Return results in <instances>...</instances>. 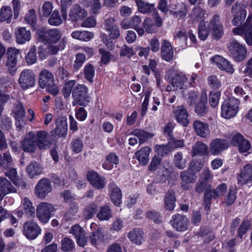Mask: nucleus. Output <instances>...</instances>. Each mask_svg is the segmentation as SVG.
Listing matches in <instances>:
<instances>
[{"mask_svg": "<svg viewBox=\"0 0 252 252\" xmlns=\"http://www.w3.org/2000/svg\"><path fill=\"white\" fill-rule=\"evenodd\" d=\"M75 80H70L66 82L62 90L64 98H68L72 93L73 98L72 105H79L85 106L89 102V97L87 94L88 88L83 84L75 85Z\"/></svg>", "mask_w": 252, "mask_h": 252, "instance_id": "nucleus-1", "label": "nucleus"}, {"mask_svg": "<svg viewBox=\"0 0 252 252\" xmlns=\"http://www.w3.org/2000/svg\"><path fill=\"white\" fill-rule=\"evenodd\" d=\"M104 29L109 33L108 37L104 34H101V38L104 43L108 48H112L114 46L111 39H116L120 36V29L115 23L114 18L110 17L105 19L103 23Z\"/></svg>", "mask_w": 252, "mask_h": 252, "instance_id": "nucleus-2", "label": "nucleus"}, {"mask_svg": "<svg viewBox=\"0 0 252 252\" xmlns=\"http://www.w3.org/2000/svg\"><path fill=\"white\" fill-rule=\"evenodd\" d=\"M38 83L41 88H46L47 92L54 96L59 93V89L57 85L55 83L54 76L47 69H44L39 73Z\"/></svg>", "mask_w": 252, "mask_h": 252, "instance_id": "nucleus-3", "label": "nucleus"}, {"mask_svg": "<svg viewBox=\"0 0 252 252\" xmlns=\"http://www.w3.org/2000/svg\"><path fill=\"white\" fill-rule=\"evenodd\" d=\"M165 77L169 80L170 84L166 88L167 92L176 91L184 88L187 81V77L182 73H177L172 69H169Z\"/></svg>", "mask_w": 252, "mask_h": 252, "instance_id": "nucleus-4", "label": "nucleus"}, {"mask_svg": "<svg viewBox=\"0 0 252 252\" xmlns=\"http://www.w3.org/2000/svg\"><path fill=\"white\" fill-rule=\"evenodd\" d=\"M240 100L234 97L225 100L221 106V116L225 119L233 117L237 113Z\"/></svg>", "mask_w": 252, "mask_h": 252, "instance_id": "nucleus-5", "label": "nucleus"}, {"mask_svg": "<svg viewBox=\"0 0 252 252\" xmlns=\"http://www.w3.org/2000/svg\"><path fill=\"white\" fill-rule=\"evenodd\" d=\"M227 48L229 55L235 61L242 62L246 59L247 49L245 45L234 40L229 43Z\"/></svg>", "mask_w": 252, "mask_h": 252, "instance_id": "nucleus-6", "label": "nucleus"}, {"mask_svg": "<svg viewBox=\"0 0 252 252\" xmlns=\"http://www.w3.org/2000/svg\"><path fill=\"white\" fill-rule=\"evenodd\" d=\"M252 17L249 16L246 22L240 27L233 29V32L237 35H244L246 43L252 46Z\"/></svg>", "mask_w": 252, "mask_h": 252, "instance_id": "nucleus-7", "label": "nucleus"}, {"mask_svg": "<svg viewBox=\"0 0 252 252\" xmlns=\"http://www.w3.org/2000/svg\"><path fill=\"white\" fill-rule=\"evenodd\" d=\"M230 144L237 147L240 153H246L250 150V142L239 133L233 132L229 137Z\"/></svg>", "mask_w": 252, "mask_h": 252, "instance_id": "nucleus-8", "label": "nucleus"}, {"mask_svg": "<svg viewBox=\"0 0 252 252\" xmlns=\"http://www.w3.org/2000/svg\"><path fill=\"white\" fill-rule=\"evenodd\" d=\"M52 190L51 181L47 178L40 179L35 187L34 192L35 196L44 199Z\"/></svg>", "mask_w": 252, "mask_h": 252, "instance_id": "nucleus-9", "label": "nucleus"}, {"mask_svg": "<svg viewBox=\"0 0 252 252\" xmlns=\"http://www.w3.org/2000/svg\"><path fill=\"white\" fill-rule=\"evenodd\" d=\"M54 211L53 205L47 202H41L36 209L37 217L43 223H46L50 219L51 214Z\"/></svg>", "mask_w": 252, "mask_h": 252, "instance_id": "nucleus-10", "label": "nucleus"}, {"mask_svg": "<svg viewBox=\"0 0 252 252\" xmlns=\"http://www.w3.org/2000/svg\"><path fill=\"white\" fill-rule=\"evenodd\" d=\"M35 81V75L33 71L30 69H25L20 73L18 83L23 90H27L33 87Z\"/></svg>", "mask_w": 252, "mask_h": 252, "instance_id": "nucleus-11", "label": "nucleus"}, {"mask_svg": "<svg viewBox=\"0 0 252 252\" xmlns=\"http://www.w3.org/2000/svg\"><path fill=\"white\" fill-rule=\"evenodd\" d=\"M170 222L176 231L182 232L187 230L189 221L186 216L178 213L172 216Z\"/></svg>", "mask_w": 252, "mask_h": 252, "instance_id": "nucleus-12", "label": "nucleus"}, {"mask_svg": "<svg viewBox=\"0 0 252 252\" xmlns=\"http://www.w3.org/2000/svg\"><path fill=\"white\" fill-rule=\"evenodd\" d=\"M22 231L27 239L33 240L40 233L41 229L36 222L30 220L24 223Z\"/></svg>", "mask_w": 252, "mask_h": 252, "instance_id": "nucleus-13", "label": "nucleus"}, {"mask_svg": "<svg viewBox=\"0 0 252 252\" xmlns=\"http://www.w3.org/2000/svg\"><path fill=\"white\" fill-rule=\"evenodd\" d=\"M209 28L212 31V36L214 38L220 39L223 35V26L220 21L218 14H216L211 19Z\"/></svg>", "mask_w": 252, "mask_h": 252, "instance_id": "nucleus-14", "label": "nucleus"}, {"mask_svg": "<svg viewBox=\"0 0 252 252\" xmlns=\"http://www.w3.org/2000/svg\"><path fill=\"white\" fill-rule=\"evenodd\" d=\"M7 61L6 66L10 74H14L16 71V64L19 55L18 50L13 48H9L7 51Z\"/></svg>", "mask_w": 252, "mask_h": 252, "instance_id": "nucleus-15", "label": "nucleus"}, {"mask_svg": "<svg viewBox=\"0 0 252 252\" xmlns=\"http://www.w3.org/2000/svg\"><path fill=\"white\" fill-rule=\"evenodd\" d=\"M180 178L181 180L180 187L185 190H189L190 187L189 184L194 183L197 179V177L192 171H190V168L182 171L180 173Z\"/></svg>", "mask_w": 252, "mask_h": 252, "instance_id": "nucleus-16", "label": "nucleus"}, {"mask_svg": "<svg viewBox=\"0 0 252 252\" xmlns=\"http://www.w3.org/2000/svg\"><path fill=\"white\" fill-rule=\"evenodd\" d=\"M21 147L25 152L34 153L37 148L35 134L30 131L21 143Z\"/></svg>", "mask_w": 252, "mask_h": 252, "instance_id": "nucleus-17", "label": "nucleus"}, {"mask_svg": "<svg viewBox=\"0 0 252 252\" xmlns=\"http://www.w3.org/2000/svg\"><path fill=\"white\" fill-rule=\"evenodd\" d=\"M87 178L91 185L94 188L100 189L105 186L106 182L104 179L94 171H88Z\"/></svg>", "mask_w": 252, "mask_h": 252, "instance_id": "nucleus-18", "label": "nucleus"}, {"mask_svg": "<svg viewBox=\"0 0 252 252\" xmlns=\"http://www.w3.org/2000/svg\"><path fill=\"white\" fill-rule=\"evenodd\" d=\"M235 12H236V13L231 22L233 26H238L245 19L247 16V11L244 9L241 8L240 4L237 2L231 8V12L234 13Z\"/></svg>", "mask_w": 252, "mask_h": 252, "instance_id": "nucleus-19", "label": "nucleus"}, {"mask_svg": "<svg viewBox=\"0 0 252 252\" xmlns=\"http://www.w3.org/2000/svg\"><path fill=\"white\" fill-rule=\"evenodd\" d=\"M238 183L241 185H247L252 181V164L248 163L241 170L237 177Z\"/></svg>", "mask_w": 252, "mask_h": 252, "instance_id": "nucleus-20", "label": "nucleus"}, {"mask_svg": "<svg viewBox=\"0 0 252 252\" xmlns=\"http://www.w3.org/2000/svg\"><path fill=\"white\" fill-rule=\"evenodd\" d=\"M36 144L39 149L46 150L49 149L51 144L49 135L45 131H38L35 134Z\"/></svg>", "mask_w": 252, "mask_h": 252, "instance_id": "nucleus-21", "label": "nucleus"}, {"mask_svg": "<svg viewBox=\"0 0 252 252\" xmlns=\"http://www.w3.org/2000/svg\"><path fill=\"white\" fill-rule=\"evenodd\" d=\"M228 147L229 144L225 140L216 138L210 143V152L212 155H219Z\"/></svg>", "mask_w": 252, "mask_h": 252, "instance_id": "nucleus-22", "label": "nucleus"}, {"mask_svg": "<svg viewBox=\"0 0 252 252\" xmlns=\"http://www.w3.org/2000/svg\"><path fill=\"white\" fill-rule=\"evenodd\" d=\"M211 61L215 63L218 67L221 70L225 71L227 73L233 74L234 68L228 61L220 55H216L213 57Z\"/></svg>", "mask_w": 252, "mask_h": 252, "instance_id": "nucleus-23", "label": "nucleus"}, {"mask_svg": "<svg viewBox=\"0 0 252 252\" xmlns=\"http://www.w3.org/2000/svg\"><path fill=\"white\" fill-rule=\"evenodd\" d=\"M70 233H72L76 239L78 245L84 247L86 244L87 238L85 236V231L82 227L78 224H75L72 226Z\"/></svg>", "mask_w": 252, "mask_h": 252, "instance_id": "nucleus-24", "label": "nucleus"}, {"mask_svg": "<svg viewBox=\"0 0 252 252\" xmlns=\"http://www.w3.org/2000/svg\"><path fill=\"white\" fill-rule=\"evenodd\" d=\"M207 101L206 94H202L194 108V112L198 116H204L208 113V107L207 105Z\"/></svg>", "mask_w": 252, "mask_h": 252, "instance_id": "nucleus-25", "label": "nucleus"}, {"mask_svg": "<svg viewBox=\"0 0 252 252\" xmlns=\"http://www.w3.org/2000/svg\"><path fill=\"white\" fill-rule=\"evenodd\" d=\"M17 189L14 187L10 182L5 178H0V199L9 193H16Z\"/></svg>", "mask_w": 252, "mask_h": 252, "instance_id": "nucleus-26", "label": "nucleus"}, {"mask_svg": "<svg viewBox=\"0 0 252 252\" xmlns=\"http://www.w3.org/2000/svg\"><path fill=\"white\" fill-rule=\"evenodd\" d=\"M175 117L177 121L184 126H187L188 125L189 114L183 105L177 107L175 112Z\"/></svg>", "mask_w": 252, "mask_h": 252, "instance_id": "nucleus-27", "label": "nucleus"}, {"mask_svg": "<svg viewBox=\"0 0 252 252\" xmlns=\"http://www.w3.org/2000/svg\"><path fill=\"white\" fill-rule=\"evenodd\" d=\"M61 37V34L57 29L47 31L40 35L42 40L46 43H56Z\"/></svg>", "mask_w": 252, "mask_h": 252, "instance_id": "nucleus-28", "label": "nucleus"}, {"mask_svg": "<svg viewBox=\"0 0 252 252\" xmlns=\"http://www.w3.org/2000/svg\"><path fill=\"white\" fill-rule=\"evenodd\" d=\"M170 7L171 9L169 10L170 13L176 17H179L180 19H183L187 15V7L184 2L178 3Z\"/></svg>", "mask_w": 252, "mask_h": 252, "instance_id": "nucleus-29", "label": "nucleus"}, {"mask_svg": "<svg viewBox=\"0 0 252 252\" xmlns=\"http://www.w3.org/2000/svg\"><path fill=\"white\" fill-rule=\"evenodd\" d=\"M56 124L55 134L61 137H65L67 131L66 118L63 117H58L56 120Z\"/></svg>", "mask_w": 252, "mask_h": 252, "instance_id": "nucleus-30", "label": "nucleus"}, {"mask_svg": "<svg viewBox=\"0 0 252 252\" xmlns=\"http://www.w3.org/2000/svg\"><path fill=\"white\" fill-rule=\"evenodd\" d=\"M5 175L17 187H21L22 189L26 187V183L21 179H20L17 175L15 168H9L5 172Z\"/></svg>", "mask_w": 252, "mask_h": 252, "instance_id": "nucleus-31", "label": "nucleus"}, {"mask_svg": "<svg viewBox=\"0 0 252 252\" xmlns=\"http://www.w3.org/2000/svg\"><path fill=\"white\" fill-rule=\"evenodd\" d=\"M162 58L167 62L171 61L173 58V50L169 41L164 40L161 47Z\"/></svg>", "mask_w": 252, "mask_h": 252, "instance_id": "nucleus-32", "label": "nucleus"}, {"mask_svg": "<svg viewBox=\"0 0 252 252\" xmlns=\"http://www.w3.org/2000/svg\"><path fill=\"white\" fill-rule=\"evenodd\" d=\"M69 15L71 21L75 22L87 17V12L79 5L75 4L71 8Z\"/></svg>", "mask_w": 252, "mask_h": 252, "instance_id": "nucleus-33", "label": "nucleus"}, {"mask_svg": "<svg viewBox=\"0 0 252 252\" xmlns=\"http://www.w3.org/2000/svg\"><path fill=\"white\" fill-rule=\"evenodd\" d=\"M15 34L16 41L19 44H24L26 41H29L31 38V32L25 27L18 28L15 31Z\"/></svg>", "mask_w": 252, "mask_h": 252, "instance_id": "nucleus-34", "label": "nucleus"}, {"mask_svg": "<svg viewBox=\"0 0 252 252\" xmlns=\"http://www.w3.org/2000/svg\"><path fill=\"white\" fill-rule=\"evenodd\" d=\"M193 128L198 135L206 137L209 134L210 131L208 125L199 120H196L193 123Z\"/></svg>", "mask_w": 252, "mask_h": 252, "instance_id": "nucleus-35", "label": "nucleus"}, {"mask_svg": "<svg viewBox=\"0 0 252 252\" xmlns=\"http://www.w3.org/2000/svg\"><path fill=\"white\" fill-rule=\"evenodd\" d=\"M176 199L175 192L172 190H168L164 196V208L169 211H172L175 207Z\"/></svg>", "mask_w": 252, "mask_h": 252, "instance_id": "nucleus-36", "label": "nucleus"}, {"mask_svg": "<svg viewBox=\"0 0 252 252\" xmlns=\"http://www.w3.org/2000/svg\"><path fill=\"white\" fill-rule=\"evenodd\" d=\"M129 239L136 245H141L144 241V233L139 228L133 229L127 234Z\"/></svg>", "mask_w": 252, "mask_h": 252, "instance_id": "nucleus-37", "label": "nucleus"}, {"mask_svg": "<svg viewBox=\"0 0 252 252\" xmlns=\"http://www.w3.org/2000/svg\"><path fill=\"white\" fill-rule=\"evenodd\" d=\"M151 151V148L146 146L137 151L135 154V157L140 163L145 165L148 162L149 155Z\"/></svg>", "mask_w": 252, "mask_h": 252, "instance_id": "nucleus-38", "label": "nucleus"}, {"mask_svg": "<svg viewBox=\"0 0 252 252\" xmlns=\"http://www.w3.org/2000/svg\"><path fill=\"white\" fill-rule=\"evenodd\" d=\"M130 134L133 135L138 138L140 144L144 143L154 136L153 134L141 129H134L130 132Z\"/></svg>", "mask_w": 252, "mask_h": 252, "instance_id": "nucleus-39", "label": "nucleus"}, {"mask_svg": "<svg viewBox=\"0 0 252 252\" xmlns=\"http://www.w3.org/2000/svg\"><path fill=\"white\" fill-rule=\"evenodd\" d=\"M110 198L116 206H119L122 202V192L120 189L115 185H111Z\"/></svg>", "mask_w": 252, "mask_h": 252, "instance_id": "nucleus-40", "label": "nucleus"}, {"mask_svg": "<svg viewBox=\"0 0 252 252\" xmlns=\"http://www.w3.org/2000/svg\"><path fill=\"white\" fill-rule=\"evenodd\" d=\"M138 11L144 14L151 13L155 9V4L142 0H135Z\"/></svg>", "mask_w": 252, "mask_h": 252, "instance_id": "nucleus-41", "label": "nucleus"}, {"mask_svg": "<svg viewBox=\"0 0 252 252\" xmlns=\"http://www.w3.org/2000/svg\"><path fill=\"white\" fill-rule=\"evenodd\" d=\"M208 152L207 146L201 142H197L192 146V156L193 157L199 155L204 156L206 155Z\"/></svg>", "mask_w": 252, "mask_h": 252, "instance_id": "nucleus-42", "label": "nucleus"}, {"mask_svg": "<svg viewBox=\"0 0 252 252\" xmlns=\"http://www.w3.org/2000/svg\"><path fill=\"white\" fill-rule=\"evenodd\" d=\"M13 16L12 11L10 6H3L0 9V22L10 23Z\"/></svg>", "mask_w": 252, "mask_h": 252, "instance_id": "nucleus-43", "label": "nucleus"}, {"mask_svg": "<svg viewBox=\"0 0 252 252\" xmlns=\"http://www.w3.org/2000/svg\"><path fill=\"white\" fill-rule=\"evenodd\" d=\"M26 171L31 178H33L41 173L42 168L36 162H32L27 167Z\"/></svg>", "mask_w": 252, "mask_h": 252, "instance_id": "nucleus-44", "label": "nucleus"}, {"mask_svg": "<svg viewBox=\"0 0 252 252\" xmlns=\"http://www.w3.org/2000/svg\"><path fill=\"white\" fill-rule=\"evenodd\" d=\"M187 160L186 158H183L182 152L176 153L174 157V164L179 169H184L187 165Z\"/></svg>", "mask_w": 252, "mask_h": 252, "instance_id": "nucleus-45", "label": "nucleus"}, {"mask_svg": "<svg viewBox=\"0 0 252 252\" xmlns=\"http://www.w3.org/2000/svg\"><path fill=\"white\" fill-rule=\"evenodd\" d=\"M234 93L237 97L241 98L244 102L247 101L249 98L248 89L246 86L244 88L240 86H237L234 89Z\"/></svg>", "mask_w": 252, "mask_h": 252, "instance_id": "nucleus-46", "label": "nucleus"}, {"mask_svg": "<svg viewBox=\"0 0 252 252\" xmlns=\"http://www.w3.org/2000/svg\"><path fill=\"white\" fill-rule=\"evenodd\" d=\"M12 161V158L9 153L6 152L3 155H0V167L8 169L10 168Z\"/></svg>", "mask_w": 252, "mask_h": 252, "instance_id": "nucleus-47", "label": "nucleus"}, {"mask_svg": "<svg viewBox=\"0 0 252 252\" xmlns=\"http://www.w3.org/2000/svg\"><path fill=\"white\" fill-rule=\"evenodd\" d=\"M80 2L86 6H92L91 10L94 14H96L101 7L99 0H81Z\"/></svg>", "mask_w": 252, "mask_h": 252, "instance_id": "nucleus-48", "label": "nucleus"}, {"mask_svg": "<svg viewBox=\"0 0 252 252\" xmlns=\"http://www.w3.org/2000/svg\"><path fill=\"white\" fill-rule=\"evenodd\" d=\"M112 217V212L108 206L102 207L98 214L97 218L100 220H108Z\"/></svg>", "mask_w": 252, "mask_h": 252, "instance_id": "nucleus-49", "label": "nucleus"}, {"mask_svg": "<svg viewBox=\"0 0 252 252\" xmlns=\"http://www.w3.org/2000/svg\"><path fill=\"white\" fill-rule=\"evenodd\" d=\"M95 69L94 66L90 63L87 64L84 69V77L86 79L92 83L93 82V78L94 76Z\"/></svg>", "mask_w": 252, "mask_h": 252, "instance_id": "nucleus-50", "label": "nucleus"}, {"mask_svg": "<svg viewBox=\"0 0 252 252\" xmlns=\"http://www.w3.org/2000/svg\"><path fill=\"white\" fill-rule=\"evenodd\" d=\"M78 205L76 202H72L69 204L68 210L64 214V219L68 221L71 220L78 210Z\"/></svg>", "mask_w": 252, "mask_h": 252, "instance_id": "nucleus-51", "label": "nucleus"}, {"mask_svg": "<svg viewBox=\"0 0 252 252\" xmlns=\"http://www.w3.org/2000/svg\"><path fill=\"white\" fill-rule=\"evenodd\" d=\"M25 21L33 28L35 29V25L36 23V16L35 11L34 9H30L26 14L25 17Z\"/></svg>", "mask_w": 252, "mask_h": 252, "instance_id": "nucleus-52", "label": "nucleus"}, {"mask_svg": "<svg viewBox=\"0 0 252 252\" xmlns=\"http://www.w3.org/2000/svg\"><path fill=\"white\" fill-rule=\"evenodd\" d=\"M143 26L147 32L154 33L157 30V27L150 18H146L143 22Z\"/></svg>", "mask_w": 252, "mask_h": 252, "instance_id": "nucleus-53", "label": "nucleus"}, {"mask_svg": "<svg viewBox=\"0 0 252 252\" xmlns=\"http://www.w3.org/2000/svg\"><path fill=\"white\" fill-rule=\"evenodd\" d=\"M212 189V186L208 183H205L203 181L198 180L195 187V191L196 193L200 194L206 190H209Z\"/></svg>", "mask_w": 252, "mask_h": 252, "instance_id": "nucleus-54", "label": "nucleus"}, {"mask_svg": "<svg viewBox=\"0 0 252 252\" xmlns=\"http://www.w3.org/2000/svg\"><path fill=\"white\" fill-rule=\"evenodd\" d=\"M36 47L34 45L32 46L26 57L27 63L29 65L35 63L37 60Z\"/></svg>", "mask_w": 252, "mask_h": 252, "instance_id": "nucleus-55", "label": "nucleus"}, {"mask_svg": "<svg viewBox=\"0 0 252 252\" xmlns=\"http://www.w3.org/2000/svg\"><path fill=\"white\" fill-rule=\"evenodd\" d=\"M97 211V205L94 203L91 204L88 206L84 212V217L85 219H90Z\"/></svg>", "mask_w": 252, "mask_h": 252, "instance_id": "nucleus-56", "label": "nucleus"}, {"mask_svg": "<svg viewBox=\"0 0 252 252\" xmlns=\"http://www.w3.org/2000/svg\"><path fill=\"white\" fill-rule=\"evenodd\" d=\"M23 208L25 213L29 216H32L35 212V209L32 206V202L27 197L24 199Z\"/></svg>", "mask_w": 252, "mask_h": 252, "instance_id": "nucleus-57", "label": "nucleus"}, {"mask_svg": "<svg viewBox=\"0 0 252 252\" xmlns=\"http://www.w3.org/2000/svg\"><path fill=\"white\" fill-rule=\"evenodd\" d=\"M62 22L63 20L59 13V12L58 11L54 10L51 17L48 19V23L51 25L58 26L61 25Z\"/></svg>", "mask_w": 252, "mask_h": 252, "instance_id": "nucleus-58", "label": "nucleus"}, {"mask_svg": "<svg viewBox=\"0 0 252 252\" xmlns=\"http://www.w3.org/2000/svg\"><path fill=\"white\" fill-rule=\"evenodd\" d=\"M74 242L68 237H65L61 241V249L64 252H69L73 249Z\"/></svg>", "mask_w": 252, "mask_h": 252, "instance_id": "nucleus-59", "label": "nucleus"}, {"mask_svg": "<svg viewBox=\"0 0 252 252\" xmlns=\"http://www.w3.org/2000/svg\"><path fill=\"white\" fill-rule=\"evenodd\" d=\"M213 191V189H211L209 190H206L204 192L203 202L204 208L206 210L210 209L212 199V198H214V193Z\"/></svg>", "mask_w": 252, "mask_h": 252, "instance_id": "nucleus-60", "label": "nucleus"}, {"mask_svg": "<svg viewBox=\"0 0 252 252\" xmlns=\"http://www.w3.org/2000/svg\"><path fill=\"white\" fill-rule=\"evenodd\" d=\"M220 96V91H211L209 94V103L212 107H216L219 102Z\"/></svg>", "mask_w": 252, "mask_h": 252, "instance_id": "nucleus-61", "label": "nucleus"}, {"mask_svg": "<svg viewBox=\"0 0 252 252\" xmlns=\"http://www.w3.org/2000/svg\"><path fill=\"white\" fill-rule=\"evenodd\" d=\"M83 147V143L81 139L77 138L72 140L71 148L73 152L78 154L82 151Z\"/></svg>", "mask_w": 252, "mask_h": 252, "instance_id": "nucleus-62", "label": "nucleus"}, {"mask_svg": "<svg viewBox=\"0 0 252 252\" xmlns=\"http://www.w3.org/2000/svg\"><path fill=\"white\" fill-rule=\"evenodd\" d=\"M86 60V56L83 53H78L76 55V60L73 64V69L78 70Z\"/></svg>", "mask_w": 252, "mask_h": 252, "instance_id": "nucleus-63", "label": "nucleus"}, {"mask_svg": "<svg viewBox=\"0 0 252 252\" xmlns=\"http://www.w3.org/2000/svg\"><path fill=\"white\" fill-rule=\"evenodd\" d=\"M146 217L152 220L156 223H159L162 220V217L160 213L155 210L148 211L146 213Z\"/></svg>", "mask_w": 252, "mask_h": 252, "instance_id": "nucleus-64", "label": "nucleus"}]
</instances>
